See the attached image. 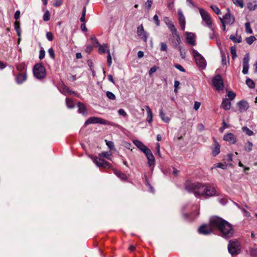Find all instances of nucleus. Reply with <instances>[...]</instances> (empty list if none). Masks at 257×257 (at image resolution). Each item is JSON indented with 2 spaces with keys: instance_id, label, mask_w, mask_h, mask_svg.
Wrapping results in <instances>:
<instances>
[{
  "instance_id": "1",
  "label": "nucleus",
  "mask_w": 257,
  "mask_h": 257,
  "mask_svg": "<svg viewBox=\"0 0 257 257\" xmlns=\"http://www.w3.org/2000/svg\"><path fill=\"white\" fill-rule=\"evenodd\" d=\"M185 189L189 192L193 193L196 197L202 196L205 198L213 196L216 193V188L213 185L200 183L187 182Z\"/></svg>"
},
{
  "instance_id": "2",
  "label": "nucleus",
  "mask_w": 257,
  "mask_h": 257,
  "mask_svg": "<svg viewBox=\"0 0 257 257\" xmlns=\"http://www.w3.org/2000/svg\"><path fill=\"white\" fill-rule=\"evenodd\" d=\"M210 223L215 228H218L220 235L225 238L231 237L234 233L232 225L222 218L214 216L210 218Z\"/></svg>"
},
{
  "instance_id": "3",
  "label": "nucleus",
  "mask_w": 257,
  "mask_h": 257,
  "mask_svg": "<svg viewBox=\"0 0 257 257\" xmlns=\"http://www.w3.org/2000/svg\"><path fill=\"white\" fill-rule=\"evenodd\" d=\"M109 149V151L103 152L99 154V157H94L93 158L92 161L99 168H110L111 165L109 163L104 161L102 158H105L109 160H111L112 153L111 151L113 150L114 146H108Z\"/></svg>"
},
{
  "instance_id": "4",
  "label": "nucleus",
  "mask_w": 257,
  "mask_h": 257,
  "mask_svg": "<svg viewBox=\"0 0 257 257\" xmlns=\"http://www.w3.org/2000/svg\"><path fill=\"white\" fill-rule=\"evenodd\" d=\"M137 148L143 152L146 155L148 159V164L149 167L153 168L155 166V159L151 151L148 149L146 146H136Z\"/></svg>"
},
{
  "instance_id": "5",
  "label": "nucleus",
  "mask_w": 257,
  "mask_h": 257,
  "mask_svg": "<svg viewBox=\"0 0 257 257\" xmlns=\"http://www.w3.org/2000/svg\"><path fill=\"white\" fill-rule=\"evenodd\" d=\"M191 51L197 66L202 69L205 68L206 62L204 58L194 49H192Z\"/></svg>"
},
{
  "instance_id": "6",
  "label": "nucleus",
  "mask_w": 257,
  "mask_h": 257,
  "mask_svg": "<svg viewBox=\"0 0 257 257\" xmlns=\"http://www.w3.org/2000/svg\"><path fill=\"white\" fill-rule=\"evenodd\" d=\"M229 252L232 255L238 254L240 251V245L236 239H232L228 244Z\"/></svg>"
},
{
  "instance_id": "7",
  "label": "nucleus",
  "mask_w": 257,
  "mask_h": 257,
  "mask_svg": "<svg viewBox=\"0 0 257 257\" xmlns=\"http://www.w3.org/2000/svg\"><path fill=\"white\" fill-rule=\"evenodd\" d=\"M33 73L37 79H41L45 77L46 75L45 67L41 64H37L33 68Z\"/></svg>"
},
{
  "instance_id": "8",
  "label": "nucleus",
  "mask_w": 257,
  "mask_h": 257,
  "mask_svg": "<svg viewBox=\"0 0 257 257\" xmlns=\"http://www.w3.org/2000/svg\"><path fill=\"white\" fill-rule=\"evenodd\" d=\"M109 124L110 123L108 122L106 120L98 117L92 116L87 119L84 123V126H87L90 124Z\"/></svg>"
},
{
  "instance_id": "9",
  "label": "nucleus",
  "mask_w": 257,
  "mask_h": 257,
  "mask_svg": "<svg viewBox=\"0 0 257 257\" xmlns=\"http://www.w3.org/2000/svg\"><path fill=\"white\" fill-rule=\"evenodd\" d=\"M199 11L203 20L206 23V25L209 29L213 31V29L212 26V21L208 13L203 9L199 8Z\"/></svg>"
},
{
  "instance_id": "10",
  "label": "nucleus",
  "mask_w": 257,
  "mask_h": 257,
  "mask_svg": "<svg viewBox=\"0 0 257 257\" xmlns=\"http://www.w3.org/2000/svg\"><path fill=\"white\" fill-rule=\"evenodd\" d=\"M212 84L217 90L223 89L224 87L223 80L220 75L215 76L212 79Z\"/></svg>"
},
{
  "instance_id": "11",
  "label": "nucleus",
  "mask_w": 257,
  "mask_h": 257,
  "mask_svg": "<svg viewBox=\"0 0 257 257\" xmlns=\"http://www.w3.org/2000/svg\"><path fill=\"white\" fill-rule=\"evenodd\" d=\"M215 229L214 227L210 223V221L208 224L202 225L198 229V231L200 234L207 235L210 234Z\"/></svg>"
},
{
  "instance_id": "12",
  "label": "nucleus",
  "mask_w": 257,
  "mask_h": 257,
  "mask_svg": "<svg viewBox=\"0 0 257 257\" xmlns=\"http://www.w3.org/2000/svg\"><path fill=\"white\" fill-rule=\"evenodd\" d=\"M249 53H246L242 60V73L244 74H247L248 73L249 69Z\"/></svg>"
},
{
  "instance_id": "13",
  "label": "nucleus",
  "mask_w": 257,
  "mask_h": 257,
  "mask_svg": "<svg viewBox=\"0 0 257 257\" xmlns=\"http://www.w3.org/2000/svg\"><path fill=\"white\" fill-rule=\"evenodd\" d=\"M137 34L145 42H147L148 38V35L144 31V27L142 25L139 26L137 28Z\"/></svg>"
},
{
  "instance_id": "14",
  "label": "nucleus",
  "mask_w": 257,
  "mask_h": 257,
  "mask_svg": "<svg viewBox=\"0 0 257 257\" xmlns=\"http://www.w3.org/2000/svg\"><path fill=\"white\" fill-rule=\"evenodd\" d=\"M221 19L225 24L230 25H232L235 21L234 17L231 15L229 10L228 11V12L223 16V18H221Z\"/></svg>"
},
{
  "instance_id": "15",
  "label": "nucleus",
  "mask_w": 257,
  "mask_h": 257,
  "mask_svg": "<svg viewBox=\"0 0 257 257\" xmlns=\"http://www.w3.org/2000/svg\"><path fill=\"white\" fill-rule=\"evenodd\" d=\"M178 14L179 16V22L181 26V29H182V30H184L186 24L185 18L181 10L178 11Z\"/></svg>"
},
{
  "instance_id": "16",
  "label": "nucleus",
  "mask_w": 257,
  "mask_h": 257,
  "mask_svg": "<svg viewBox=\"0 0 257 257\" xmlns=\"http://www.w3.org/2000/svg\"><path fill=\"white\" fill-rule=\"evenodd\" d=\"M186 34L187 43L194 46L195 45L194 34L190 32H186Z\"/></svg>"
},
{
  "instance_id": "17",
  "label": "nucleus",
  "mask_w": 257,
  "mask_h": 257,
  "mask_svg": "<svg viewBox=\"0 0 257 257\" xmlns=\"http://www.w3.org/2000/svg\"><path fill=\"white\" fill-rule=\"evenodd\" d=\"M77 106L78 108V111L79 113H81L84 116L87 115V110L84 103L79 102L77 103Z\"/></svg>"
},
{
  "instance_id": "18",
  "label": "nucleus",
  "mask_w": 257,
  "mask_h": 257,
  "mask_svg": "<svg viewBox=\"0 0 257 257\" xmlns=\"http://www.w3.org/2000/svg\"><path fill=\"white\" fill-rule=\"evenodd\" d=\"M224 140L228 142L230 144H234L236 142V138L232 133H228L223 137Z\"/></svg>"
},
{
  "instance_id": "19",
  "label": "nucleus",
  "mask_w": 257,
  "mask_h": 257,
  "mask_svg": "<svg viewBox=\"0 0 257 257\" xmlns=\"http://www.w3.org/2000/svg\"><path fill=\"white\" fill-rule=\"evenodd\" d=\"M239 110L243 112L246 111L249 107V104L247 101L241 100L238 103Z\"/></svg>"
},
{
  "instance_id": "20",
  "label": "nucleus",
  "mask_w": 257,
  "mask_h": 257,
  "mask_svg": "<svg viewBox=\"0 0 257 257\" xmlns=\"http://www.w3.org/2000/svg\"><path fill=\"white\" fill-rule=\"evenodd\" d=\"M221 107L225 110H228L230 108L231 103L228 99L224 98L222 102Z\"/></svg>"
},
{
  "instance_id": "21",
  "label": "nucleus",
  "mask_w": 257,
  "mask_h": 257,
  "mask_svg": "<svg viewBox=\"0 0 257 257\" xmlns=\"http://www.w3.org/2000/svg\"><path fill=\"white\" fill-rule=\"evenodd\" d=\"M147 112V121L148 122H152L153 121V113L152 111L148 105H146L145 107Z\"/></svg>"
},
{
  "instance_id": "22",
  "label": "nucleus",
  "mask_w": 257,
  "mask_h": 257,
  "mask_svg": "<svg viewBox=\"0 0 257 257\" xmlns=\"http://www.w3.org/2000/svg\"><path fill=\"white\" fill-rule=\"evenodd\" d=\"M160 116L161 119L165 122L168 123L170 120V118L166 116L163 112V109L160 110Z\"/></svg>"
},
{
  "instance_id": "23",
  "label": "nucleus",
  "mask_w": 257,
  "mask_h": 257,
  "mask_svg": "<svg viewBox=\"0 0 257 257\" xmlns=\"http://www.w3.org/2000/svg\"><path fill=\"white\" fill-rule=\"evenodd\" d=\"M26 75L23 73L19 74L17 77V81L18 83L21 84L26 80Z\"/></svg>"
},
{
  "instance_id": "24",
  "label": "nucleus",
  "mask_w": 257,
  "mask_h": 257,
  "mask_svg": "<svg viewBox=\"0 0 257 257\" xmlns=\"http://www.w3.org/2000/svg\"><path fill=\"white\" fill-rule=\"evenodd\" d=\"M167 25L173 35L176 34V33H177V30L172 22L169 21V22L167 23Z\"/></svg>"
},
{
  "instance_id": "25",
  "label": "nucleus",
  "mask_w": 257,
  "mask_h": 257,
  "mask_svg": "<svg viewBox=\"0 0 257 257\" xmlns=\"http://www.w3.org/2000/svg\"><path fill=\"white\" fill-rule=\"evenodd\" d=\"M227 165L226 163H219L213 165V167H211V170L216 169L217 168H221L222 169H227Z\"/></svg>"
},
{
  "instance_id": "26",
  "label": "nucleus",
  "mask_w": 257,
  "mask_h": 257,
  "mask_svg": "<svg viewBox=\"0 0 257 257\" xmlns=\"http://www.w3.org/2000/svg\"><path fill=\"white\" fill-rule=\"evenodd\" d=\"M15 29L17 32V35L19 37L21 35V29L20 27V23L19 21H16L14 23Z\"/></svg>"
},
{
  "instance_id": "27",
  "label": "nucleus",
  "mask_w": 257,
  "mask_h": 257,
  "mask_svg": "<svg viewBox=\"0 0 257 257\" xmlns=\"http://www.w3.org/2000/svg\"><path fill=\"white\" fill-rule=\"evenodd\" d=\"M247 8L250 11L255 10L257 9V2L256 1H253L252 2L249 3L247 4Z\"/></svg>"
},
{
  "instance_id": "28",
  "label": "nucleus",
  "mask_w": 257,
  "mask_h": 257,
  "mask_svg": "<svg viewBox=\"0 0 257 257\" xmlns=\"http://www.w3.org/2000/svg\"><path fill=\"white\" fill-rule=\"evenodd\" d=\"M113 173L122 180H125L126 179V176L123 173L118 172L115 169L113 170Z\"/></svg>"
},
{
  "instance_id": "29",
  "label": "nucleus",
  "mask_w": 257,
  "mask_h": 257,
  "mask_svg": "<svg viewBox=\"0 0 257 257\" xmlns=\"http://www.w3.org/2000/svg\"><path fill=\"white\" fill-rule=\"evenodd\" d=\"M242 131L243 133H244L245 135H246L248 136H251L253 135V132L249 130L247 127L246 126H243L241 128Z\"/></svg>"
},
{
  "instance_id": "30",
  "label": "nucleus",
  "mask_w": 257,
  "mask_h": 257,
  "mask_svg": "<svg viewBox=\"0 0 257 257\" xmlns=\"http://www.w3.org/2000/svg\"><path fill=\"white\" fill-rule=\"evenodd\" d=\"M229 39L234 43H240L241 42V37L240 36L230 35Z\"/></svg>"
},
{
  "instance_id": "31",
  "label": "nucleus",
  "mask_w": 257,
  "mask_h": 257,
  "mask_svg": "<svg viewBox=\"0 0 257 257\" xmlns=\"http://www.w3.org/2000/svg\"><path fill=\"white\" fill-rule=\"evenodd\" d=\"M212 155L215 157L217 156L220 151V146H215L214 147L212 148Z\"/></svg>"
},
{
  "instance_id": "32",
  "label": "nucleus",
  "mask_w": 257,
  "mask_h": 257,
  "mask_svg": "<svg viewBox=\"0 0 257 257\" xmlns=\"http://www.w3.org/2000/svg\"><path fill=\"white\" fill-rule=\"evenodd\" d=\"M245 30L246 33L248 34H251L253 33V31L250 27V24L249 22H247L245 24Z\"/></svg>"
},
{
  "instance_id": "33",
  "label": "nucleus",
  "mask_w": 257,
  "mask_h": 257,
  "mask_svg": "<svg viewBox=\"0 0 257 257\" xmlns=\"http://www.w3.org/2000/svg\"><path fill=\"white\" fill-rule=\"evenodd\" d=\"M66 104L67 107L69 108H73L74 107L73 101L68 98H66Z\"/></svg>"
},
{
  "instance_id": "34",
  "label": "nucleus",
  "mask_w": 257,
  "mask_h": 257,
  "mask_svg": "<svg viewBox=\"0 0 257 257\" xmlns=\"http://www.w3.org/2000/svg\"><path fill=\"white\" fill-rule=\"evenodd\" d=\"M230 53L233 59H235L237 57L236 47L235 46H232L230 48Z\"/></svg>"
},
{
  "instance_id": "35",
  "label": "nucleus",
  "mask_w": 257,
  "mask_h": 257,
  "mask_svg": "<svg viewBox=\"0 0 257 257\" xmlns=\"http://www.w3.org/2000/svg\"><path fill=\"white\" fill-rule=\"evenodd\" d=\"M256 40V38L253 36H251L249 37H247L246 38V43L249 44L251 45L253 43L254 41H255Z\"/></svg>"
},
{
  "instance_id": "36",
  "label": "nucleus",
  "mask_w": 257,
  "mask_h": 257,
  "mask_svg": "<svg viewBox=\"0 0 257 257\" xmlns=\"http://www.w3.org/2000/svg\"><path fill=\"white\" fill-rule=\"evenodd\" d=\"M63 90L64 92L65 93H69V94H75V96L78 97V94H77L74 91H72L70 90V89L67 86H64L63 87Z\"/></svg>"
},
{
  "instance_id": "37",
  "label": "nucleus",
  "mask_w": 257,
  "mask_h": 257,
  "mask_svg": "<svg viewBox=\"0 0 257 257\" xmlns=\"http://www.w3.org/2000/svg\"><path fill=\"white\" fill-rule=\"evenodd\" d=\"M246 84L250 88H254V83L253 81L250 78H248L246 80Z\"/></svg>"
},
{
  "instance_id": "38",
  "label": "nucleus",
  "mask_w": 257,
  "mask_h": 257,
  "mask_svg": "<svg viewBox=\"0 0 257 257\" xmlns=\"http://www.w3.org/2000/svg\"><path fill=\"white\" fill-rule=\"evenodd\" d=\"M210 8L216 14L220 15L221 14L220 10L216 6L211 5Z\"/></svg>"
},
{
  "instance_id": "39",
  "label": "nucleus",
  "mask_w": 257,
  "mask_h": 257,
  "mask_svg": "<svg viewBox=\"0 0 257 257\" xmlns=\"http://www.w3.org/2000/svg\"><path fill=\"white\" fill-rule=\"evenodd\" d=\"M50 13L49 11L47 10L43 15V20L45 22H47L50 20Z\"/></svg>"
},
{
  "instance_id": "40",
  "label": "nucleus",
  "mask_w": 257,
  "mask_h": 257,
  "mask_svg": "<svg viewBox=\"0 0 257 257\" xmlns=\"http://www.w3.org/2000/svg\"><path fill=\"white\" fill-rule=\"evenodd\" d=\"M106 96L111 100H114L115 99V95L110 91H107L106 93Z\"/></svg>"
},
{
  "instance_id": "41",
  "label": "nucleus",
  "mask_w": 257,
  "mask_h": 257,
  "mask_svg": "<svg viewBox=\"0 0 257 257\" xmlns=\"http://www.w3.org/2000/svg\"><path fill=\"white\" fill-rule=\"evenodd\" d=\"M107 53L108 54V55L107 57V62L108 66H110L112 63V59H111V55L110 53V51L109 49H108L107 50Z\"/></svg>"
},
{
  "instance_id": "42",
  "label": "nucleus",
  "mask_w": 257,
  "mask_h": 257,
  "mask_svg": "<svg viewBox=\"0 0 257 257\" xmlns=\"http://www.w3.org/2000/svg\"><path fill=\"white\" fill-rule=\"evenodd\" d=\"M176 48L178 49L180 52V56L182 59H185L186 57V54L182 51L181 46H176Z\"/></svg>"
},
{
  "instance_id": "43",
  "label": "nucleus",
  "mask_w": 257,
  "mask_h": 257,
  "mask_svg": "<svg viewBox=\"0 0 257 257\" xmlns=\"http://www.w3.org/2000/svg\"><path fill=\"white\" fill-rule=\"evenodd\" d=\"M107 48V45L105 44L103 45H100L99 48V52L100 53H103L105 52L106 48Z\"/></svg>"
},
{
  "instance_id": "44",
  "label": "nucleus",
  "mask_w": 257,
  "mask_h": 257,
  "mask_svg": "<svg viewBox=\"0 0 257 257\" xmlns=\"http://www.w3.org/2000/svg\"><path fill=\"white\" fill-rule=\"evenodd\" d=\"M233 2L236 5L239 6L241 8L243 7V3L242 0H233Z\"/></svg>"
},
{
  "instance_id": "45",
  "label": "nucleus",
  "mask_w": 257,
  "mask_h": 257,
  "mask_svg": "<svg viewBox=\"0 0 257 257\" xmlns=\"http://www.w3.org/2000/svg\"><path fill=\"white\" fill-rule=\"evenodd\" d=\"M174 35H175L176 37L177 42L176 43L175 45V48H176V46H181L180 44L181 43V41L179 35L177 33H176V34H174Z\"/></svg>"
},
{
  "instance_id": "46",
  "label": "nucleus",
  "mask_w": 257,
  "mask_h": 257,
  "mask_svg": "<svg viewBox=\"0 0 257 257\" xmlns=\"http://www.w3.org/2000/svg\"><path fill=\"white\" fill-rule=\"evenodd\" d=\"M221 63L223 65H225L227 63V58L224 53H221Z\"/></svg>"
},
{
  "instance_id": "47",
  "label": "nucleus",
  "mask_w": 257,
  "mask_h": 257,
  "mask_svg": "<svg viewBox=\"0 0 257 257\" xmlns=\"http://www.w3.org/2000/svg\"><path fill=\"white\" fill-rule=\"evenodd\" d=\"M235 94L232 91H229L227 93V96L230 100H233L235 98Z\"/></svg>"
},
{
  "instance_id": "48",
  "label": "nucleus",
  "mask_w": 257,
  "mask_h": 257,
  "mask_svg": "<svg viewBox=\"0 0 257 257\" xmlns=\"http://www.w3.org/2000/svg\"><path fill=\"white\" fill-rule=\"evenodd\" d=\"M45 51L43 49V48H42L39 52V58L40 60H42L45 57Z\"/></svg>"
},
{
  "instance_id": "49",
  "label": "nucleus",
  "mask_w": 257,
  "mask_h": 257,
  "mask_svg": "<svg viewBox=\"0 0 257 257\" xmlns=\"http://www.w3.org/2000/svg\"><path fill=\"white\" fill-rule=\"evenodd\" d=\"M48 52L50 57L52 59H54L55 55L53 49L52 48H49Z\"/></svg>"
},
{
  "instance_id": "50",
  "label": "nucleus",
  "mask_w": 257,
  "mask_h": 257,
  "mask_svg": "<svg viewBox=\"0 0 257 257\" xmlns=\"http://www.w3.org/2000/svg\"><path fill=\"white\" fill-rule=\"evenodd\" d=\"M152 3L153 0H147V2L145 4V7L148 10H149L152 6Z\"/></svg>"
},
{
  "instance_id": "51",
  "label": "nucleus",
  "mask_w": 257,
  "mask_h": 257,
  "mask_svg": "<svg viewBox=\"0 0 257 257\" xmlns=\"http://www.w3.org/2000/svg\"><path fill=\"white\" fill-rule=\"evenodd\" d=\"M46 37L49 41H52L54 38L53 34L50 32L46 33Z\"/></svg>"
},
{
  "instance_id": "52",
  "label": "nucleus",
  "mask_w": 257,
  "mask_h": 257,
  "mask_svg": "<svg viewBox=\"0 0 257 257\" xmlns=\"http://www.w3.org/2000/svg\"><path fill=\"white\" fill-rule=\"evenodd\" d=\"M118 113L119 115L125 117L127 115L126 112L122 108H120L118 110Z\"/></svg>"
},
{
  "instance_id": "53",
  "label": "nucleus",
  "mask_w": 257,
  "mask_h": 257,
  "mask_svg": "<svg viewBox=\"0 0 257 257\" xmlns=\"http://www.w3.org/2000/svg\"><path fill=\"white\" fill-rule=\"evenodd\" d=\"M250 254L252 256L257 257V248H252L250 251Z\"/></svg>"
},
{
  "instance_id": "54",
  "label": "nucleus",
  "mask_w": 257,
  "mask_h": 257,
  "mask_svg": "<svg viewBox=\"0 0 257 257\" xmlns=\"http://www.w3.org/2000/svg\"><path fill=\"white\" fill-rule=\"evenodd\" d=\"M174 67L179 70L180 71L184 72H185V69L180 64H176L174 65Z\"/></svg>"
},
{
  "instance_id": "55",
  "label": "nucleus",
  "mask_w": 257,
  "mask_h": 257,
  "mask_svg": "<svg viewBox=\"0 0 257 257\" xmlns=\"http://www.w3.org/2000/svg\"><path fill=\"white\" fill-rule=\"evenodd\" d=\"M160 50L161 51H167V45L165 43L162 42L161 43Z\"/></svg>"
},
{
  "instance_id": "56",
  "label": "nucleus",
  "mask_w": 257,
  "mask_h": 257,
  "mask_svg": "<svg viewBox=\"0 0 257 257\" xmlns=\"http://www.w3.org/2000/svg\"><path fill=\"white\" fill-rule=\"evenodd\" d=\"M153 20L155 21L156 25L157 26H160V21L159 20L158 16L157 15H155L154 16Z\"/></svg>"
},
{
  "instance_id": "57",
  "label": "nucleus",
  "mask_w": 257,
  "mask_h": 257,
  "mask_svg": "<svg viewBox=\"0 0 257 257\" xmlns=\"http://www.w3.org/2000/svg\"><path fill=\"white\" fill-rule=\"evenodd\" d=\"M157 69V67L156 66H154L153 67H152L149 71V75L150 76L152 75L153 73H154L156 71Z\"/></svg>"
},
{
  "instance_id": "58",
  "label": "nucleus",
  "mask_w": 257,
  "mask_h": 257,
  "mask_svg": "<svg viewBox=\"0 0 257 257\" xmlns=\"http://www.w3.org/2000/svg\"><path fill=\"white\" fill-rule=\"evenodd\" d=\"M200 103L198 101H195L194 105V109L197 110L200 106Z\"/></svg>"
},
{
  "instance_id": "59",
  "label": "nucleus",
  "mask_w": 257,
  "mask_h": 257,
  "mask_svg": "<svg viewBox=\"0 0 257 257\" xmlns=\"http://www.w3.org/2000/svg\"><path fill=\"white\" fill-rule=\"evenodd\" d=\"M219 20H220V22L221 23V28L222 31H226V26H225V23L224 22H223V20H222L221 18H219Z\"/></svg>"
},
{
  "instance_id": "60",
  "label": "nucleus",
  "mask_w": 257,
  "mask_h": 257,
  "mask_svg": "<svg viewBox=\"0 0 257 257\" xmlns=\"http://www.w3.org/2000/svg\"><path fill=\"white\" fill-rule=\"evenodd\" d=\"M20 17V12L19 11H17L15 14L14 18L17 21Z\"/></svg>"
},
{
  "instance_id": "61",
  "label": "nucleus",
  "mask_w": 257,
  "mask_h": 257,
  "mask_svg": "<svg viewBox=\"0 0 257 257\" xmlns=\"http://www.w3.org/2000/svg\"><path fill=\"white\" fill-rule=\"evenodd\" d=\"M93 49V46L91 45H88L86 48V52L87 53H90Z\"/></svg>"
},
{
  "instance_id": "62",
  "label": "nucleus",
  "mask_w": 257,
  "mask_h": 257,
  "mask_svg": "<svg viewBox=\"0 0 257 257\" xmlns=\"http://www.w3.org/2000/svg\"><path fill=\"white\" fill-rule=\"evenodd\" d=\"M241 210L242 211V212H243L244 213V215L246 217H249L250 216V213L248 211H246V210H245L243 208H242Z\"/></svg>"
},
{
  "instance_id": "63",
  "label": "nucleus",
  "mask_w": 257,
  "mask_h": 257,
  "mask_svg": "<svg viewBox=\"0 0 257 257\" xmlns=\"http://www.w3.org/2000/svg\"><path fill=\"white\" fill-rule=\"evenodd\" d=\"M144 55V52L142 51H139L138 52V57L139 58H142Z\"/></svg>"
},
{
  "instance_id": "64",
  "label": "nucleus",
  "mask_w": 257,
  "mask_h": 257,
  "mask_svg": "<svg viewBox=\"0 0 257 257\" xmlns=\"http://www.w3.org/2000/svg\"><path fill=\"white\" fill-rule=\"evenodd\" d=\"M226 161H232V154H229L228 155H227V159H225Z\"/></svg>"
}]
</instances>
